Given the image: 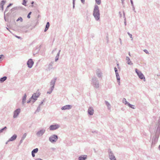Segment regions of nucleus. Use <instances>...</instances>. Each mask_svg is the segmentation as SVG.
Returning a JSON list of instances; mask_svg holds the SVG:
<instances>
[{"label": "nucleus", "instance_id": "ea45409f", "mask_svg": "<svg viewBox=\"0 0 160 160\" xmlns=\"http://www.w3.org/2000/svg\"><path fill=\"white\" fill-rule=\"evenodd\" d=\"M75 0H72L73 8L74 9L75 8Z\"/></svg>", "mask_w": 160, "mask_h": 160}, {"label": "nucleus", "instance_id": "a18cd8bd", "mask_svg": "<svg viewBox=\"0 0 160 160\" xmlns=\"http://www.w3.org/2000/svg\"><path fill=\"white\" fill-rule=\"evenodd\" d=\"M31 100H32V99H31V98H30V99H29V100H28L27 101V103H29L31 102Z\"/></svg>", "mask_w": 160, "mask_h": 160}, {"label": "nucleus", "instance_id": "b1692460", "mask_svg": "<svg viewBox=\"0 0 160 160\" xmlns=\"http://www.w3.org/2000/svg\"><path fill=\"white\" fill-rule=\"evenodd\" d=\"M116 77L117 78V79L118 82V83L119 85H120V78L119 77V74H118V73H116Z\"/></svg>", "mask_w": 160, "mask_h": 160}, {"label": "nucleus", "instance_id": "20e7f679", "mask_svg": "<svg viewBox=\"0 0 160 160\" xmlns=\"http://www.w3.org/2000/svg\"><path fill=\"white\" fill-rule=\"evenodd\" d=\"M159 136V133L156 132L155 133V136L152 139V144H156L158 142V138Z\"/></svg>", "mask_w": 160, "mask_h": 160}, {"label": "nucleus", "instance_id": "e2e57ef3", "mask_svg": "<svg viewBox=\"0 0 160 160\" xmlns=\"http://www.w3.org/2000/svg\"><path fill=\"white\" fill-rule=\"evenodd\" d=\"M158 149L160 150V145H159L158 147Z\"/></svg>", "mask_w": 160, "mask_h": 160}, {"label": "nucleus", "instance_id": "6e6552de", "mask_svg": "<svg viewBox=\"0 0 160 160\" xmlns=\"http://www.w3.org/2000/svg\"><path fill=\"white\" fill-rule=\"evenodd\" d=\"M20 109L18 108L16 109L14 111L13 115V118H16L17 117L20 113Z\"/></svg>", "mask_w": 160, "mask_h": 160}, {"label": "nucleus", "instance_id": "2f4dec72", "mask_svg": "<svg viewBox=\"0 0 160 160\" xmlns=\"http://www.w3.org/2000/svg\"><path fill=\"white\" fill-rule=\"evenodd\" d=\"M53 89H54L52 88H50L48 90V91L47 92V93L50 94L52 92Z\"/></svg>", "mask_w": 160, "mask_h": 160}, {"label": "nucleus", "instance_id": "774afa93", "mask_svg": "<svg viewBox=\"0 0 160 160\" xmlns=\"http://www.w3.org/2000/svg\"><path fill=\"white\" fill-rule=\"evenodd\" d=\"M8 141L7 142H6V144H7L8 143Z\"/></svg>", "mask_w": 160, "mask_h": 160}, {"label": "nucleus", "instance_id": "de8ad7c7", "mask_svg": "<svg viewBox=\"0 0 160 160\" xmlns=\"http://www.w3.org/2000/svg\"><path fill=\"white\" fill-rule=\"evenodd\" d=\"M132 10L134 11L135 12H136V11L135 10V8L134 7V6H132Z\"/></svg>", "mask_w": 160, "mask_h": 160}, {"label": "nucleus", "instance_id": "ddd939ff", "mask_svg": "<svg viewBox=\"0 0 160 160\" xmlns=\"http://www.w3.org/2000/svg\"><path fill=\"white\" fill-rule=\"evenodd\" d=\"M72 108V106L70 105H68L62 107L61 108V109L62 110H68L71 109Z\"/></svg>", "mask_w": 160, "mask_h": 160}, {"label": "nucleus", "instance_id": "5fc2aeb1", "mask_svg": "<svg viewBox=\"0 0 160 160\" xmlns=\"http://www.w3.org/2000/svg\"><path fill=\"white\" fill-rule=\"evenodd\" d=\"M24 28H22V30L23 31V32H27V30H23V29Z\"/></svg>", "mask_w": 160, "mask_h": 160}, {"label": "nucleus", "instance_id": "a19ab883", "mask_svg": "<svg viewBox=\"0 0 160 160\" xmlns=\"http://www.w3.org/2000/svg\"><path fill=\"white\" fill-rule=\"evenodd\" d=\"M31 13H32V12H30L28 13V16H27V18H30V15L31 14Z\"/></svg>", "mask_w": 160, "mask_h": 160}, {"label": "nucleus", "instance_id": "37998d69", "mask_svg": "<svg viewBox=\"0 0 160 160\" xmlns=\"http://www.w3.org/2000/svg\"><path fill=\"white\" fill-rule=\"evenodd\" d=\"M128 35L129 36L130 38H132V35L129 32H128Z\"/></svg>", "mask_w": 160, "mask_h": 160}, {"label": "nucleus", "instance_id": "39448f33", "mask_svg": "<svg viewBox=\"0 0 160 160\" xmlns=\"http://www.w3.org/2000/svg\"><path fill=\"white\" fill-rule=\"evenodd\" d=\"M60 127V125L56 124L54 125H52L50 126L49 128L51 131H53L56 130Z\"/></svg>", "mask_w": 160, "mask_h": 160}, {"label": "nucleus", "instance_id": "49530a36", "mask_svg": "<svg viewBox=\"0 0 160 160\" xmlns=\"http://www.w3.org/2000/svg\"><path fill=\"white\" fill-rule=\"evenodd\" d=\"M15 37L18 39H21V38H21V37L18 36H17L16 35H15Z\"/></svg>", "mask_w": 160, "mask_h": 160}, {"label": "nucleus", "instance_id": "4c0bfd02", "mask_svg": "<svg viewBox=\"0 0 160 160\" xmlns=\"http://www.w3.org/2000/svg\"><path fill=\"white\" fill-rule=\"evenodd\" d=\"M23 19L22 17H20L17 20V21H20L21 22H22V21Z\"/></svg>", "mask_w": 160, "mask_h": 160}, {"label": "nucleus", "instance_id": "864d4df0", "mask_svg": "<svg viewBox=\"0 0 160 160\" xmlns=\"http://www.w3.org/2000/svg\"><path fill=\"white\" fill-rule=\"evenodd\" d=\"M81 2L82 3H84L85 2V0H81Z\"/></svg>", "mask_w": 160, "mask_h": 160}, {"label": "nucleus", "instance_id": "412c9836", "mask_svg": "<svg viewBox=\"0 0 160 160\" xmlns=\"http://www.w3.org/2000/svg\"><path fill=\"white\" fill-rule=\"evenodd\" d=\"M27 136V134L26 133H25L23 135V136L22 137V138L20 141L19 143V145H20L21 143L23 142V140L25 139V138Z\"/></svg>", "mask_w": 160, "mask_h": 160}, {"label": "nucleus", "instance_id": "f704fd0d", "mask_svg": "<svg viewBox=\"0 0 160 160\" xmlns=\"http://www.w3.org/2000/svg\"><path fill=\"white\" fill-rule=\"evenodd\" d=\"M7 128V127L5 126L3 128H2L0 129V133L4 131V130L6 129Z\"/></svg>", "mask_w": 160, "mask_h": 160}, {"label": "nucleus", "instance_id": "f257e3e1", "mask_svg": "<svg viewBox=\"0 0 160 160\" xmlns=\"http://www.w3.org/2000/svg\"><path fill=\"white\" fill-rule=\"evenodd\" d=\"M93 15L96 21H99L100 19V11L98 6L95 5L93 10Z\"/></svg>", "mask_w": 160, "mask_h": 160}, {"label": "nucleus", "instance_id": "69168bd1", "mask_svg": "<svg viewBox=\"0 0 160 160\" xmlns=\"http://www.w3.org/2000/svg\"><path fill=\"white\" fill-rule=\"evenodd\" d=\"M6 29H7L9 31H10V30H9V29L8 28H6Z\"/></svg>", "mask_w": 160, "mask_h": 160}, {"label": "nucleus", "instance_id": "9d476101", "mask_svg": "<svg viewBox=\"0 0 160 160\" xmlns=\"http://www.w3.org/2000/svg\"><path fill=\"white\" fill-rule=\"evenodd\" d=\"M57 78H54L52 79L50 82V88H52L54 89L55 83L56 81Z\"/></svg>", "mask_w": 160, "mask_h": 160}, {"label": "nucleus", "instance_id": "c9c22d12", "mask_svg": "<svg viewBox=\"0 0 160 160\" xmlns=\"http://www.w3.org/2000/svg\"><path fill=\"white\" fill-rule=\"evenodd\" d=\"M96 3L98 5H100L101 3V0H95Z\"/></svg>", "mask_w": 160, "mask_h": 160}, {"label": "nucleus", "instance_id": "dca6fc26", "mask_svg": "<svg viewBox=\"0 0 160 160\" xmlns=\"http://www.w3.org/2000/svg\"><path fill=\"white\" fill-rule=\"evenodd\" d=\"M17 137V135L14 134L8 141V142L12 141L15 140Z\"/></svg>", "mask_w": 160, "mask_h": 160}, {"label": "nucleus", "instance_id": "393cba45", "mask_svg": "<svg viewBox=\"0 0 160 160\" xmlns=\"http://www.w3.org/2000/svg\"><path fill=\"white\" fill-rule=\"evenodd\" d=\"M105 103L107 106L108 108V110H110L111 108V106L109 103L107 101H105Z\"/></svg>", "mask_w": 160, "mask_h": 160}, {"label": "nucleus", "instance_id": "7c9ffc66", "mask_svg": "<svg viewBox=\"0 0 160 160\" xmlns=\"http://www.w3.org/2000/svg\"><path fill=\"white\" fill-rule=\"evenodd\" d=\"M123 17L124 18V24L125 26L126 25V18L125 17V13L123 12Z\"/></svg>", "mask_w": 160, "mask_h": 160}, {"label": "nucleus", "instance_id": "7ed1b4c3", "mask_svg": "<svg viewBox=\"0 0 160 160\" xmlns=\"http://www.w3.org/2000/svg\"><path fill=\"white\" fill-rule=\"evenodd\" d=\"M58 139V136L55 134H53L50 136L49 138V140L52 143L56 142Z\"/></svg>", "mask_w": 160, "mask_h": 160}, {"label": "nucleus", "instance_id": "cd10ccee", "mask_svg": "<svg viewBox=\"0 0 160 160\" xmlns=\"http://www.w3.org/2000/svg\"><path fill=\"white\" fill-rule=\"evenodd\" d=\"M7 79V77L6 76H4L2 78H0V82H3L5 81Z\"/></svg>", "mask_w": 160, "mask_h": 160}, {"label": "nucleus", "instance_id": "f3484780", "mask_svg": "<svg viewBox=\"0 0 160 160\" xmlns=\"http://www.w3.org/2000/svg\"><path fill=\"white\" fill-rule=\"evenodd\" d=\"M38 148H36L33 149L32 151V155L33 157L35 156V153H36L38 151Z\"/></svg>", "mask_w": 160, "mask_h": 160}, {"label": "nucleus", "instance_id": "8fccbe9b", "mask_svg": "<svg viewBox=\"0 0 160 160\" xmlns=\"http://www.w3.org/2000/svg\"><path fill=\"white\" fill-rule=\"evenodd\" d=\"M12 5V3H10L8 6H7V8H8V7H9L11 6Z\"/></svg>", "mask_w": 160, "mask_h": 160}, {"label": "nucleus", "instance_id": "bb28decb", "mask_svg": "<svg viewBox=\"0 0 160 160\" xmlns=\"http://www.w3.org/2000/svg\"><path fill=\"white\" fill-rule=\"evenodd\" d=\"M60 51H61V50H60L58 52V53L56 56L55 60V62L57 61L59 59V56Z\"/></svg>", "mask_w": 160, "mask_h": 160}, {"label": "nucleus", "instance_id": "052dcab7", "mask_svg": "<svg viewBox=\"0 0 160 160\" xmlns=\"http://www.w3.org/2000/svg\"><path fill=\"white\" fill-rule=\"evenodd\" d=\"M107 38V42H108V36L107 37H106Z\"/></svg>", "mask_w": 160, "mask_h": 160}, {"label": "nucleus", "instance_id": "13d9d810", "mask_svg": "<svg viewBox=\"0 0 160 160\" xmlns=\"http://www.w3.org/2000/svg\"><path fill=\"white\" fill-rule=\"evenodd\" d=\"M51 149L52 150H55V148H51Z\"/></svg>", "mask_w": 160, "mask_h": 160}, {"label": "nucleus", "instance_id": "e433bc0d", "mask_svg": "<svg viewBox=\"0 0 160 160\" xmlns=\"http://www.w3.org/2000/svg\"><path fill=\"white\" fill-rule=\"evenodd\" d=\"M52 63H50L48 66V68L49 69H51L52 68Z\"/></svg>", "mask_w": 160, "mask_h": 160}, {"label": "nucleus", "instance_id": "58836bf2", "mask_svg": "<svg viewBox=\"0 0 160 160\" xmlns=\"http://www.w3.org/2000/svg\"><path fill=\"white\" fill-rule=\"evenodd\" d=\"M27 1L26 0H23V2L22 3V4L23 5L26 6V3H27Z\"/></svg>", "mask_w": 160, "mask_h": 160}, {"label": "nucleus", "instance_id": "79ce46f5", "mask_svg": "<svg viewBox=\"0 0 160 160\" xmlns=\"http://www.w3.org/2000/svg\"><path fill=\"white\" fill-rule=\"evenodd\" d=\"M143 51L144 52H145L147 54H149V52L148 51L147 49H144L143 50Z\"/></svg>", "mask_w": 160, "mask_h": 160}, {"label": "nucleus", "instance_id": "0e129e2a", "mask_svg": "<svg viewBox=\"0 0 160 160\" xmlns=\"http://www.w3.org/2000/svg\"><path fill=\"white\" fill-rule=\"evenodd\" d=\"M34 3V2L33 1H32V2H31V4H33Z\"/></svg>", "mask_w": 160, "mask_h": 160}, {"label": "nucleus", "instance_id": "5701e85b", "mask_svg": "<svg viewBox=\"0 0 160 160\" xmlns=\"http://www.w3.org/2000/svg\"><path fill=\"white\" fill-rule=\"evenodd\" d=\"M138 76L139 77V78L141 79H143L144 81H145V77L142 72L141 73V74H139V75Z\"/></svg>", "mask_w": 160, "mask_h": 160}, {"label": "nucleus", "instance_id": "4be33fe9", "mask_svg": "<svg viewBox=\"0 0 160 160\" xmlns=\"http://www.w3.org/2000/svg\"><path fill=\"white\" fill-rule=\"evenodd\" d=\"M27 98V95L25 93L22 98V104L24 105L26 102V100Z\"/></svg>", "mask_w": 160, "mask_h": 160}, {"label": "nucleus", "instance_id": "09e8293b", "mask_svg": "<svg viewBox=\"0 0 160 160\" xmlns=\"http://www.w3.org/2000/svg\"><path fill=\"white\" fill-rule=\"evenodd\" d=\"M130 2H131V4L132 6H134L133 1H130Z\"/></svg>", "mask_w": 160, "mask_h": 160}, {"label": "nucleus", "instance_id": "aec40b11", "mask_svg": "<svg viewBox=\"0 0 160 160\" xmlns=\"http://www.w3.org/2000/svg\"><path fill=\"white\" fill-rule=\"evenodd\" d=\"M126 60H127V64L129 65H132L133 63L130 60V58L129 57H126Z\"/></svg>", "mask_w": 160, "mask_h": 160}, {"label": "nucleus", "instance_id": "72a5a7b5", "mask_svg": "<svg viewBox=\"0 0 160 160\" xmlns=\"http://www.w3.org/2000/svg\"><path fill=\"white\" fill-rule=\"evenodd\" d=\"M40 109H41L40 106H39L38 107V108H37V110H36L35 111V113L36 112H39L40 111Z\"/></svg>", "mask_w": 160, "mask_h": 160}, {"label": "nucleus", "instance_id": "a878e982", "mask_svg": "<svg viewBox=\"0 0 160 160\" xmlns=\"http://www.w3.org/2000/svg\"><path fill=\"white\" fill-rule=\"evenodd\" d=\"M49 26H50L49 22H48L47 23L46 25V26H45V29L44 30V31L45 32H46V31H47V30L49 28Z\"/></svg>", "mask_w": 160, "mask_h": 160}, {"label": "nucleus", "instance_id": "c756f323", "mask_svg": "<svg viewBox=\"0 0 160 160\" xmlns=\"http://www.w3.org/2000/svg\"><path fill=\"white\" fill-rule=\"evenodd\" d=\"M128 106L130 108L134 109L135 108V106L134 105L130 104V103L128 104Z\"/></svg>", "mask_w": 160, "mask_h": 160}, {"label": "nucleus", "instance_id": "9b49d317", "mask_svg": "<svg viewBox=\"0 0 160 160\" xmlns=\"http://www.w3.org/2000/svg\"><path fill=\"white\" fill-rule=\"evenodd\" d=\"M41 46L42 45L41 44L39 45H38L36 47L33 51L34 55H35V54L38 53L39 51H40V49L41 48Z\"/></svg>", "mask_w": 160, "mask_h": 160}, {"label": "nucleus", "instance_id": "c85d7f7f", "mask_svg": "<svg viewBox=\"0 0 160 160\" xmlns=\"http://www.w3.org/2000/svg\"><path fill=\"white\" fill-rule=\"evenodd\" d=\"M122 102L123 103H124L126 105H127L128 106V104L129 103L128 102L126 99L125 98H123L122 100Z\"/></svg>", "mask_w": 160, "mask_h": 160}, {"label": "nucleus", "instance_id": "2eb2a0df", "mask_svg": "<svg viewBox=\"0 0 160 160\" xmlns=\"http://www.w3.org/2000/svg\"><path fill=\"white\" fill-rule=\"evenodd\" d=\"M96 75L99 78H102V73L99 69H98L96 71Z\"/></svg>", "mask_w": 160, "mask_h": 160}, {"label": "nucleus", "instance_id": "bf43d9fd", "mask_svg": "<svg viewBox=\"0 0 160 160\" xmlns=\"http://www.w3.org/2000/svg\"><path fill=\"white\" fill-rule=\"evenodd\" d=\"M119 40L120 41V43L121 44H122V41H121V39L120 38H119Z\"/></svg>", "mask_w": 160, "mask_h": 160}, {"label": "nucleus", "instance_id": "f8f14e48", "mask_svg": "<svg viewBox=\"0 0 160 160\" xmlns=\"http://www.w3.org/2000/svg\"><path fill=\"white\" fill-rule=\"evenodd\" d=\"M33 64L34 62L33 61L32 59H29L27 62L28 66L29 68H32Z\"/></svg>", "mask_w": 160, "mask_h": 160}, {"label": "nucleus", "instance_id": "0eeeda50", "mask_svg": "<svg viewBox=\"0 0 160 160\" xmlns=\"http://www.w3.org/2000/svg\"><path fill=\"white\" fill-rule=\"evenodd\" d=\"M108 152L109 157L111 160H112L116 158L115 156H114L112 152L111 151V149H109L108 150Z\"/></svg>", "mask_w": 160, "mask_h": 160}, {"label": "nucleus", "instance_id": "f03ea898", "mask_svg": "<svg viewBox=\"0 0 160 160\" xmlns=\"http://www.w3.org/2000/svg\"><path fill=\"white\" fill-rule=\"evenodd\" d=\"M91 84L92 85L93 87L95 88H98L99 86L98 80L96 77H93L92 78Z\"/></svg>", "mask_w": 160, "mask_h": 160}, {"label": "nucleus", "instance_id": "338daca9", "mask_svg": "<svg viewBox=\"0 0 160 160\" xmlns=\"http://www.w3.org/2000/svg\"><path fill=\"white\" fill-rule=\"evenodd\" d=\"M128 54H129V56H131V55H130V52H129Z\"/></svg>", "mask_w": 160, "mask_h": 160}, {"label": "nucleus", "instance_id": "680f3d73", "mask_svg": "<svg viewBox=\"0 0 160 160\" xmlns=\"http://www.w3.org/2000/svg\"><path fill=\"white\" fill-rule=\"evenodd\" d=\"M4 19L5 21H7V19L5 17V15H4Z\"/></svg>", "mask_w": 160, "mask_h": 160}, {"label": "nucleus", "instance_id": "423d86ee", "mask_svg": "<svg viewBox=\"0 0 160 160\" xmlns=\"http://www.w3.org/2000/svg\"><path fill=\"white\" fill-rule=\"evenodd\" d=\"M46 131L45 129L43 128L38 131L36 133V135L38 137L42 136Z\"/></svg>", "mask_w": 160, "mask_h": 160}, {"label": "nucleus", "instance_id": "6e6d98bb", "mask_svg": "<svg viewBox=\"0 0 160 160\" xmlns=\"http://www.w3.org/2000/svg\"><path fill=\"white\" fill-rule=\"evenodd\" d=\"M119 14L120 15V17H122V14H121V13L120 12H119Z\"/></svg>", "mask_w": 160, "mask_h": 160}, {"label": "nucleus", "instance_id": "3c124183", "mask_svg": "<svg viewBox=\"0 0 160 160\" xmlns=\"http://www.w3.org/2000/svg\"><path fill=\"white\" fill-rule=\"evenodd\" d=\"M124 1H125V0H123L122 1H122V5H123L124 4Z\"/></svg>", "mask_w": 160, "mask_h": 160}, {"label": "nucleus", "instance_id": "603ef678", "mask_svg": "<svg viewBox=\"0 0 160 160\" xmlns=\"http://www.w3.org/2000/svg\"><path fill=\"white\" fill-rule=\"evenodd\" d=\"M43 102H44V100H43V101H42V102H41L40 103V104L39 105V106H41V105H42V104L43 103Z\"/></svg>", "mask_w": 160, "mask_h": 160}, {"label": "nucleus", "instance_id": "1a4fd4ad", "mask_svg": "<svg viewBox=\"0 0 160 160\" xmlns=\"http://www.w3.org/2000/svg\"><path fill=\"white\" fill-rule=\"evenodd\" d=\"M39 94L34 93L33 94L32 96L31 97V99H33L32 102L33 103L35 101L37 100V98L39 97Z\"/></svg>", "mask_w": 160, "mask_h": 160}, {"label": "nucleus", "instance_id": "6ab92c4d", "mask_svg": "<svg viewBox=\"0 0 160 160\" xmlns=\"http://www.w3.org/2000/svg\"><path fill=\"white\" fill-rule=\"evenodd\" d=\"M6 2V1L4 0L2 1L0 4V7L1 8L2 10H3V6Z\"/></svg>", "mask_w": 160, "mask_h": 160}, {"label": "nucleus", "instance_id": "473e14b6", "mask_svg": "<svg viewBox=\"0 0 160 160\" xmlns=\"http://www.w3.org/2000/svg\"><path fill=\"white\" fill-rule=\"evenodd\" d=\"M135 72L138 76L139 75V74H141V73H142V72L141 71L138 70L137 68L135 69Z\"/></svg>", "mask_w": 160, "mask_h": 160}, {"label": "nucleus", "instance_id": "a211bd4d", "mask_svg": "<svg viewBox=\"0 0 160 160\" xmlns=\"http://www.w3.org/2000/svg\"><path fill=\"white\" fill-rule=\"evenodd\" d=\"M87 156L86 155H82L79 157L78 160H85L87 158Z\"/></svg>", "mask_w": 160, "mask_h": 160}, {"label": "nucleus", "instance_id": "c03bdc74", "mask_svg": "<svg viewBox=\"0 0 160 160\" xmlns=\"http://www.w3.org/2000/svg\"><path fill=\"white\" fill-rule=\"evenodd\" d=\"M114 70L115 72V73H118V69H117V68L116 67L114 68Z\"/></svg>", "mask_w": 160, "mask_h": 160}, {"label": "nucleus", "instance_id": "4d7b16f0", "mask_svg": "<svg viewBox=\"0 0 160 160\" xmlns=\"http://www.w3.org/2000/svg\"><path fill=\"white\" fill-rule=\"evenodd\" d=\"M35 160H42L41 158H37V159H36Z\"/></svg>", "mask_w": 160, "mask_h": 160}, {"label": "nucleus", "instance_id": "4468645a", "mask_svg": "<svg viewBox=\"0 0 160 160\" xmlns=\"http://www.w3.org/2000/svg\"><path fill=\"white\" fill-rule=\"evenodd\" d=\"M88 113L90 115H92L94 113V110L92 108L89 107L88 110Z\"/></svg>", "mask_w": 160, "mask_h": 160}]
</instances>
